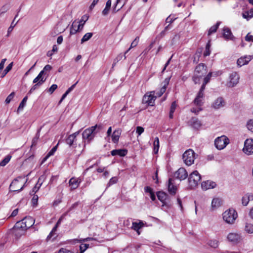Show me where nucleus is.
Returning <instances> with one entry per match:
<instances>
[{
    "label": "nucleus",
    "instance_id": "obj_5",
    "mask_svg": "<svg viewBox=\"0 0 253 253\" xmlns=\"http://www.w3.org/2000/svg\"><path fill=\"white\" fill-rule=\"evenodd\" d=\"M182 157L184 163L187 166H190L194 163L195 153L193 150L190 149L184 153Z\"/></svg>",
    "mask_w": 253,
    "mask_h": 253
},
{
    "label": "nucleus",
    "instance_id": "obj_48",
    "mask_svg": "<svg viewBox=\"0 0 253 253\" xmlns=\"http://www.w3.org/2000/svg\"><path fill=\"white\" fill-rule=\"evenodd\" d=\"M15 95L14 92H11L6 98L5 102L6 104H8L12 100Z\"/></svg>",
    "mask_w": 253,
    "mask_h": 253
},
{
    "label": "nucleus",
    "instance_id": "obj_42",
    "mask_svg": "<svg viewBox=\"0 0 253 253\" xmlns=\"http://www.w3.org/2000/svg\"><path fill=\"white\" fill-rule=\"evenodd\" d=\"M245 230L249 233H253V224L247 223L245 227Z\"/></svg>",
    "mask_w": 253,
    "mask_h": 253
},
{
    "label": "nucleus",
    "instance_id": "obj_58",
    "mask_svg": "<svg viewBox=\"0 0 253 253\" xmlns=\"http://www.w3.org/2000/svg\"><path fill=\"white\" fill-rule=\"evenodd\" d=\"M118 5H119V4H117V2H116V4H115V6H114L113 9L112 10V13H115L122 8V7H121V6L118 8H117V7Z\"/></svg>",
    "mask_w": 253,
    "mask_h": 253
},
{
    "label": "nucleus",
    "instance_id": "obj_51",
    "mask_svg": "<svg viewBox=\"0 0 253 253\" xmlns=\"http://www.w3.org/2000/svg\"><path fill=\"white\" fill-rule=\"evenodd\" d=\"M38 199V196L37 195H34V196L33 197V198L32 199V203L34 206H36L37 205Z\"/></svg>",
    "mask_w": 253,
    "mask_h": 253
},
{
    "label": "nucleus",
    "instance_id": "obj_31",
    "mask_svg": "<svg viewBox=\"0 0 253 253\" xmlns=\"http://www.w3.org/2000/svg\"><path fill=\"white\" fill-rule=\"evenodd\" d=\"M43 81V83L45 81L46 78H44L43 76V71H41L38 76L33 80L34 83H37L38 82H41Z\"/></svg>",
    "mask_w": 253,
    "mask_h": 253
},
{
    "label": "nucleus",
    "instance_id": "obj_8",
    "mask_svg": "<svg viewBox=\"0 0 253 253\" xmlns=\"http://www.w3.org/2000/svg\"><path fill=\"white\" fill-rule=\"evenodd\" d=\"M22 178V177H18L17 178L14 179L12 182L11 183L10 186H9V189L11 191L13 192H20L24 188L25 184L26 182L19 188V180L21 179Z\"/></svg>",
    "mask_w": 253,
    "mask_h": 253
},
{
    "label": "nucleus",
    "instance_id": "obj_33",
    "mask_svg": "<svg viewBox=\"0 0 253 253\" xmlns=\"http://www.w3.org/2000/svg\"><path fill=\"white\" fill-rule=\"evenodd\" d=\"M159 139L158 137L155 138L153 143L154 152L155 154H157L159 149Z\"/></svg>",
    "mask_w": 253,
    "mask_h": 253
},
{
    "label": "nucleus",
    "instance_id": "obj_44",
    "mask_svg": "<svg viewBox=\"0 0 253 253\" xmlns=\"http://www.w3.org/2000/svg\"><path fill=\"white\" fill-rule=\"evenodd\" d=\"M41 180V177H40L39 179V180H38V182L36 184V185L35 186V187L33 188V189L32 190V193H36L40 189L41 186L42 184V182L41 183H39V184L38 183H39V182Z\"/></svg>",
    "mask_w": 253,
    "mask_h": 253
},
{
    "label": "nucleus",
    "instance_id": "obj_38",
    "mask_svg": "<svg viewBox=\"0 0 253 253\" xmlns=\"http://www.w3.org/2000/svg\"><path fill=\"white\" fill-rule=\"evenodd\" d=\"M220 24V22H218L216 23V24L215 25L211 27L209 30L208 35H210L211 34L215 33L216 31L217 28H218V26H219Z\"/></svg>",
    "mask_w": 253,
    "mask_h": 253
},
{
    "label": "nucleus",
    "instance_id": "obj_27",
    "mask_svg": "<svg viewBox=\"0 0 253 253\" xmlns=\"http://www.w3.org/2000/svg\"><path fill=\"white\" fill-rule=\"evenodd\" d=\"M25 231V230L20 228H16L15 225L14 226L12 229L13 233L14 234L16 238H20L22 235L24 234Z\"/></svg>",
    "mask_w": 253,
    "mask_h": 253
},
{
    "label": "nucleus",
    "instance_id": "obj_17",
    "mask_svg": "<svg viewBox=\"0 0 253 253\" xmlns=\"http://www.w3.org/2000/svg\"><path fill=\"white\" fill-rule=\"evenodd\" d=\"M216 186V184L215 182L210 180L204 181L201 183L202 188L204 190L214 188Z\"/></svg>",
    "mask_w": 253,
    "mask_h": 253
},
{
    "label": "nucleus",
    "instance_id": "obj_9",
    "mask_svg": "<svg viewBox=\"0 0 253 253\" xmlns=\"http://www.w3.org/2000/svg\"><path fill=\"white\" fill-rule=\"evenodd\" d=\"M205 89V87L204 85H202L199 92L197 93V95L193 101V103L194 104L201 106L203 104V98L204 97V90Z\"/></svg>",
    "mask_w": 253,
    "mask_h": 253
},
{
    "label": "nucleus",
    "instance_id": "obj_64",
    "mask_svg": "<svg viewBox=\"0 0 253 253\" xmlns=\"http://www.w3.org/2000/svg\"><path fill=\"white\" fill-rule=\"evenodd\" d=\"M211 53L210 49L206 48L205 51L204 52V56H209Z\"/></svg>",
    "mask_w": 253,
    "mask_h": 253
},
{
    "label": "nucleus",
    "instance_id": "obj_14",
    "mask_svg": "<svg viewBox=\"0 0 253 253\" xmlns=\"http://www.w3.org/2000/svg\"><path fill=\"white\" fill-rule=\"evenodd\" d=\"M174 176L180 180H184L188 176V173L184 168L179 169L174 173Z\"/></svg>",
    "mask_w": 253,
    "mask_h": 253
},
{
    "label": "nucleus",
    "instance_id": "obj_37",
    "mask_svg": "<svg viewBox=\"0 0 253 253\" xmlns=\"http://www.w3.org/2000/svg\"><path fill=\"white\" fill-rule=\"evenodd\" d=\"M15 225L16 228H20L25 231L27 230V229H25V228H24L25 223L23 221V218L21 220L17 221Z\"/></svg>",
    "mask_w": 253,
    "mask_h": 253
},
{
    "label": "nucleus",
    "instance_id": "obj_13",
    "mask_svg": "<svg viewBox=\"0 0 253 253\" xmlns=\"http://www.w3.org/2000/svg\"><path fill=\"white\" fill-rule=\"evenodd\" d=\"M156 96H154L153 92H151L150 94H145L143 98V101L145 103L150 106H153Z\"/></svg>",
    "mask_w": 253,
    "mask_h": 253
},
{
    "label": "nucleus",
    "instance_id": "obj_7",
    "mask_svg": "<svg viewBox=\"0 0 253 253\" xmlns=\"http://www.w3.org/2000/svg\"><path fill=\"white\" fill-rule=\"evenodd\" d=\"M157 196L158 199L163 203V207L165 206L168 207H170V202L168 199V195L166 193L163 191H159L157 193Z\"/></svg>",
    "mask_w": 253,
    "mask_h": 253
},
{
    "label": "nucleus",
    "instance_id": "obj_15",
    "mask_svg": "<svg viewBox=\"0 0 253 253\" xmlns=\"http://www.w3.org/2000/svg\"><path fill=\"white\" fill-rule=\"evenodd\" d=\"M228 240L233 243H238L241 240L240 234L237 233H230L227 236Z\"/></svg>",
    "mask_w": 253,
    "mask_h": 253
},
{
    "label": "nucleus",
    "instance_id": "obj_32",
    "mask_svg": "<svg viewBox=\"0 0 253 253\" xmlns=\"http://www.w3.org/2000/svg\"><path fill=\"white\" fill-rule=\"evenodd\" d=\"M58 146V144H57L55 146L53 147L52 149L48 153L46 156L43 159L42 161V163H43L45 161L47 160V159L51 156L53 155L54 153L57 150V148Z\"/></svg>",
    "mask_w": 253,
    "mask_h": 253
},
{
    "label": "nucleus",
    "instance_id": "obj_52",
    "mask_svg": "<svg viewBox=\"0 0 253 253\" xmlns=\"http://www.w3.org/2000/svg\"><path fill=\"white\" fill-rule=\"evenodd\" d=\"M57 88V85L55 84H52L48 89L47 91L52 94Z\"/></svg>",
    "mask_w": 253,
    "mask_h": 253
},
{
    "label": "nucleus",
    "instance_id": "obj_59",
    "mask_svg": "<svg viewBox=\"0 0 253 253\" xmlns=\"http://www.w3.org/2000/svg\"><path fill=\"white\" fill-rule=\"evenodd\" d=\"M110 8L107 7L105 6V8L103 10L102 12V15L104 16H106L108 14L109 12L110 11Z\"/></svg>",
    "mask_w": 253,
    "mask_h": 253
},
{
    "label": "nucleus",
    "instance_id": "obj_54",
    "mask_svg": "<svg viewBox=\"0 0 253 253\" xmlns=\"http://www.w3.org/2000/svg\"><path fill=\"white\" fill-rule=\"evenodd\" d=\"M52 69V67L50 65H46L43 68V69L42 71H43V75L45 72H49Z\"/></svg>",
    "mask_w": 253,
    "mask_h": 253
},
{
    "label": "nucleus",
    "instance_id": "obj_2",
    "mask_svg": "<svg viewBox=\"0 0 253 253\" xmlns=\"http://www.w3.org/2000/svg\"><path fill=\"white\" fill-rule=\"evenodd\" d=\"M206 74V67L203 64H200L196 66L194 75L193 77V80L195 84L199 83L200 79Z\"/></svg>",
    "mask_w": 253,
    "mask_h": 253
},
{
    "label": "nucleus",
    "instance_id": "obj_20",
    "mask_svg": "<svg viewBox=\"0 0 253 253\" xmlns=\"http://www.w3.org/2000/svg\"><path fill=\"white\" fill-rule=\"evenodd\" d=\"M173 179L171 178L169 179L168 184V191L169 193L172 195L175 194L177 190V188L174 184Z\"/></svg>",
    "mask_w": 253,
    "mask_h": 253
},
{
    "label": "nucleus",
    "instance_id": "obj_30",
    "mask_svg": "<svg viewBox=\"0 0 253 253\" xmlns=\"http://www.w3.org/2000/svg\"><path fill=\"white\" fill-rule=\"evenodd\" d=\"M21 10V8H20L18 10V11L17 12V14L16 15V16H15L13 21L12 22L11 24V25L8 28V30H7V34L6 35L7 37H8L9 36V34L10 33L12 32V31L13 30V28L15 27V26L16 25V24H17V23L18 22L17 21L16 22V23H14V21L15 20V19L16 18V17L18 16V12L20 11Z\"/></svg>",
    "mask_w": 253,
    "mask_h": 253
},
{
    "label": "nucleus",
    "instance_id": "obj_55",
    "mask_svg": "<svg viewBox=\"0 0 253 253\" xmlns=\"http://www.w3.org/2000/svg\"><path fill=\"white\" fill-rule=\"evenodd\" d=\"M176 107V102L174 101L172 103L170 108V112L171 113H174Z\"/></svg>",
    "mask_w": 253,
    "mask_h": 253
},
{
    "label": "nucleus",
    "instance_id": "obj_40",
    "mask_svg": "<svg viewBox=\"0 0 253 253\" xmlns=\"http://www.w3.org/2000/svg\"><path fill=\"white\" fill-rule=\"evenodd\" d=\"M13 62H11L6 67L2 74L1 78H3L11 70Z\"/></svg>",
    "mask_w": 253,
    "mask_h": 253
},
{
    "label": "nucleus",
    "instance_id": "obj_1",
    "mask_svg": "<svg viewBox=\"0 0 253 253\" xmlns=\"http://www.w3.org/2000/svg\"><path fill=\"white\" fill-rule=\"evenodd\" d=\"M103 128L102 125H96L85 129L82 133L83 139L85 143H89L93 139L95 134Z\"/></svg>",
    "mask_w": 253,
    "mask_h": 253
},
{
    "label": "nucleus",
    "instance_id": "obj_47",
    "mask_svg": "<svg viewBox=\"0 0 253 253\" xmlns=\"http://www.w3.org/2000/svg\"><path fill=\"white\" fill-rule=\"evenodd\" d=\"M79 202H77L76 203H75L74 204H73L70 207V208L69 209V210H68V211H67L65 213H64V215H67L68 212L74 210L75 209L77 208V207L79 206Z\"/></svg>",
    "mask_w": 253,
    "mask_h": 253
},
{
    "label": "nucleus",
    "instance_id": "obj_49",
    "mask_svg": "<svg viewBox=\"0 0 253 253\" xmlns=\"http://www.w3.org/2000/svg\"><path fill=\"white\" fill-rule=\"evenodd\" d=\"M247 126L248 129L253 132V120H250L248 122Z\"/></svg>",
    "mask_w": 253,
    "mask_h": 253
},
{
    "label": "nucleus",
    "instance_id": "obj_43",
    "mask_svg": "<svg viewBox=\"0 0 253 253\" xmlns=\"http://www.w3.org/2000/svg\"><path fill=\"white\" fill-rule=\"evenodd\" d=\"M88 16L87 15H83L81 20L78 22L79 24H82L83 27H84V24L85 23L86 21L88 20Z\"/></svg>",
    "mask_w": 253,
    "mask_h": 253
},
{
    "label": "nucleus",
    "instance_id": "obj_11",
    "mask_svg": "<svg viewBox=\"0 0 253 253\" xmlns=\"http://www.w3.org/2000/svg\"><path fill=\"white\" fill-rule=\"evenodd\" d=\"M84 28L82 24H79L78 22L74 21L70 27V34L74 35L78 32H81Z\"/></svg>",
    "mask_w": 253,
    "mask_h": 253
},
{
    "label": "nucleus",
    "instance_id": "obj_23",
    "mask_svg": "<svg viewBox=\"0 0 253 253\" xmlns=\"http://www.w3.org/2000/svg\"><path fill=\"white\" fill-rule=\"evenodd\" d=\"M252 200H253V194L252 193H247L242 197V203L243 206H246L249 201Z\"/></svg>",
    "mask_w": 253,
    "mask_h": 253
},
{
    "label": "nucleus",
    "instance_id": "obj_12",
    "mask_svg": "<svg viewBox=\"0 0 253 253\" xmlns=\"http://www.w3.org/2000/svg\"><path fill=\"white\" fill-rule=\"evenodd\" d=\"M239 77L236 72L232 73L229 76V82L228 85L229 87L236 85L239 82Z\"/></svg>",
    "mask_w": 253,
    "mask_h": 253
},
{
    "label": "nucleus",
    "instance_id": "obj_63",
    "mask_svg": "<svg viewBox=\"0 0 253 253\" xmlns=\"http://www.w3.org/2000/svg\"><path fill=\"white\" fill-rule=\"evenodd\" d=\"M144 191L145 192L149 193V194H150L153 192L152 190V189L150 186L145 187Z\"/></svg>",
    "mask_w": 253,
    "mask_h": 253
},
{
    "label": "nucleus",
    "instance_id": "obj_10",
    "mask_svg": "<svg viewBox=\"0 0 253 253\" xmlns=\"http://www.w3.org/2000/svg\"><path fill=\"white\" fill-rule=\"evenodd\" d=\"M243 150L245 154L248 155L253 153V139H248L245 141Z\"/></svg>",
    "mask_w": 253,
    "mask_h": 253
},
{
    "label": "nucleus",
    "instance_id": "obj_45",
    "mask_svg": "<svg viewBox=\"0 0 253 253\" xmlns=\"http://www.w3.org/2000/svg\"><path fill=\"white\" fill-rule=\"evenodd\" d=\"M208 244L211 247L216 248L218 247V241L216 240H210L208 242Z\"/></svg>",
    "mask_w": 253,
    "mask_h": 253
},
{
    "label": "nucleus",
    "instance_id": "obj_18",
    "mask_svg": "<svg viewBox=\"0 0 253 253\" xmlns=\"http://www.w3.org/2000/svg\"><path fill=\"white\" fill-rule=\"evenodd\" d=\"M189 123L193 128L196 129H199L202 126L201 122L196 117L192 118Z\"/></svg>",
    "mask_w": 253,
    "mask_h": 253
},
{
    "label": "nucleus",
    "instance_id": "obj_57",
    "mask_svg": "<svg viewBox=\"0 0 253 253\" xmlns=\"http://www.w3.org/2000/svg\"><path fill=\"white\" fill-rule=\"evenodd\" d=\"M245 40L247 42H253V36L248 33L245 37Z\"/></svg>",
    "mask_w": 253,
    "mask_h": 253
},
{
    "label": "nucleus",
    "instance_id": "obj_41",
    "mask_svg": "<svg viewBox=\"0 0 253 253\" xmlns=\"http://www.w3.org/2000/svg\"><path fill=\"white\" fill-rule=\"evenodd\" d=\"M41 81H42L41 82H38L37 83H36V84H35L34 85H33L32 86V87L30 89L29 91L28 92V94H30L32 93L33 91H34L35 90L37 89V88L39 86L43 84V81L42 80Z\"/></svg>",
    "mask_w": 253,
    "mask_h": 253
},
{
    "label": "nucleus",
    "instance_id": "obj_53",
    "mask_svg": "<svg viewBox=\"0 0 253 253\" xmlns=\"http://www.w3.org/2000/svg\"><path fill=\"white\" fill-rule=\"evenodd\" d=\"M144 128L142 126H137L136 127V133L138 134V135H140L144 132Z\"/></svg>",
    "mask_w": 253,
    "mask_h": 253
},
{
    "label": "nucleus",
    "instance_id": "obj_3",
    "mask_svg": "<svg viewBox=\"0 0 253 253\" xmlns=\"http://www.w3.org/2000/svg\"><path fill=\"white\" fill-rule=\"evenodd\" d=\"M237 217V213L233 209H229L223 213V218L227 223L232 224Z\"/></svg>",
    "mask_w": 253,
    "mask_h": 253
},
{
    "label": "nucleus",
    "instance_id": "obj_29",
    "mask_svg": "<svg viewBox=\"0 0 253 253\" xmlns=\"http://www.w3.org/2000/svg\"><path fill=\"white\" fill-rule=\"evenodd\" d=\"M222 200L221 199L216 198L213 199L211 202V206L213 208H216L220 206L221 204Z\"/></svg>",
    "mask_w": 253,
    "mask_h": 253
},
{
    "label": "nucleus",
    "instance_id": "obj_61",
    "mask_svg": "<svg viewBox=\"0 0 253 253\" xmlns=\"http://www.w3.org/2000/svg\"><path fill=\"white\" fill-rule=\"evenodd\" d=\"M98 1L99 0H93L92 3L89 6V9L92 10L94 8L95 5L98 3Z\"/></svg>",
    "mask_w": 253,
    "mask_h": 253
},
{
    "label": "nucleus",
    "instance_id": "obj_16",
    "mask_svg": "<svg viewBox=\"0 0 253 253\" xmlns=\"http://www.w3.org/2000/svg\"><path fill=\"white\" fill-rule=\"evenodd\" d=\"M252 59H253L252 56H245L239 58L237 61V64L239 66L241 67L247 64Z\"/></svg>",
    "mask_w": 253,
    "mask_h": 253
},
{
    "label": "nucleus",
    "instance_id": "obj_24",
    "mask_svg": "<svg viewBox=\"0 0 253 253\" xmlns=\"http://www.w3.org/2000/svg\"><path fill=\"white\" fill-rule=\"evenodd\" d=\"M127 151L126 149H115L111 152L112 156L118 155L121 157H124L127 154Z\"/></svg>",
    "mask_w": 253,
    "mask_h": 253
},
{
    "label": "nucleus",
    "instance_id": "obj_34",
    "mask_svg": "<svg viewBox=\"0 0 253 253\" xmlns=\"http://www.w3.org/2000/svg\"><path fill=\"white\" fill-rule=\"evenodd\" d=\"M27 99H28V97L27 96L24 97V98L22 99V101L20 102V103L18 107L17 111V113H19L20 111L23 110V109L24 108V107H25V106L26 104Z\"/></svg>",
    "mask_w": 253,
    "mask_h": 253
},
{
    "label": "nucleus",
    "instance_id": "obj_25",
    "mask_svg": "<svg viewBox=\"0 0 253 253\" xmlns=\"http://www.w3.org/2000/svg\"><path fill=\"white\" fill-rule=\"evenodd\" d=\"M144 226V223L142 221H139V223L133 222L132 224L131 228L137 232V233L139 235L140 234L139 230L142 228Z\"/></svg>",
    "mask_w": 253,
    "mask_h": 253
},
{
    "label": "nucleus",
    "instance_id": "obj_4",
    "mask_svg": "<svg viewBox=\"0 0 253 253\" xmlns=\"http://www.w3.org/2000/svg\"><path fill=\"white\" fill-rule=\"evenodd\" d=\"M201 177L197 170H194L189 175L188 182L191 188H193L198 184Z\"/></svg>",
    "mask_w": 253,
    "mask_h": 253
},
{
    "label": "nucleus",
    "instance_id": "obj_21",
    "mask_svg": "<svg viewBox=\"0 0 253 253\" xmlns=\"http://www.w3.org/2000/svg\"><path fill=\"white\" fill-rule=\"evenodd\" d=\"M81 181V180L79 178L72 177L70 179L69 184L71 186V189H75L78 187Z\"/></svg>",
    "mask_w": 253,
    "mask_h": 253
},
{
    "label": "nucleus",
    "instance_id": "obj_62",
    "mask_svg": "<svg viewBox=\"0 0 253 253\" xmlns=\"http://www.w3.org/2000/svg\"><path fill=\"white\" fill-rule=\"evenodd\" d=\"M210 80V78H209V77L206 76L204 78V83H203L202 85H204V86L205 87L207 84H208Z\"/></svg>",
    "mask_w": 253,
    "mask_h": 253
},
{
    "label": "nucleus",
    "instance_id": "obj_26",
    "mask_svg": "<svg viewBox=\"0 0 253 253\" xmlns=\"http://www.w3.org/2000/svg\"><path fill=\"white\" fill-rule=\"evenodd\" d=\"M223 37L227 40H233L234 38L230 29L226 27L223 29Z\"/></svg>",
    "mask_w": 253,
    "mask_h": 253
},
{
    "label": "nucleus",
    "instance_id": "obj_36",
    "mask_svg": "<svg viewBox=\"0 0 253 253\" xmlns=\"http://www.w3.org/2000/svg\"><path fill=\"white\" fill-rule=\"evenodd\" d=\"M75 136L70 135L66 139V143L69 145L70 147L73 146L75 141Z\"/></svg>",
    "mask_w": 253,
    "mask_h": 253
},
{
    "label": "nucleus",
    "instance_id": "obj_35",
    "mask_svg": "<svg viewBox=\"0 0 253 253\" xmlns=\"http://www.w3.org/2000/svg\"><path fill=\"white\" fill-rule=\"evenodd\" d=\"M11 158V156L10 155H7L0 162V166L1 167H4L6 166L10 161Z\"/></svg>",
    "mask_w": 253,
    "mask_h": 253
},
{
    "label": "nucleus",
    "instance_id": "obj_22",
    "mask_svg": "<svg viewBox=\"0 0 253 253\" xmlns=\"http://www.w3.org/2000/svg\"><path fill=\"white\" fill-rule=\"evenodd\" d=\"M224 106V101L222 97L217 98L213 103L212 106L216 109Z\"/></svg>",
    "mask_w": 253,
    "mask_h": 253
},
{
    "label": "nucleus",
    "instance_id": "obj_39",
    "mask_svg": "<svg viewBox=\"0 0 253 253\" xmlns=\"http://www.w3.org/2000/svg\"><path fill=\"white\" fill-rule=\"evenodd\" d=\"M92 35L93 34L92 33H86L81 39V43H83L88 41L92 37Z\"/></svg>",
    "mask_w": 253,
    "mask_h": 253
},
{
    "label": "nucleus",
    "instance_id": "obj_28",
    "mask_svg": "<svg viewBox=\"0 0 253 253\" xmlns=\"http://www.w3.org/2000/svg\"><path fill=\"white\" fill-rule=\"evenodd\" d=\"M120 134L121 130L120 129L114 131L112 136V141L114 143H117L118 141Z\"/></svg>",
    "mask_w": 253,
    "mask_h": 253
},
{
    "label": "nucleus",
    "instance_id": "obj_6",
    "mask_svg": "<svg viewBox=\"0 0 253 253\" xmlns=\"http://www.w3.org/2000/svg\"><path fill=\"white\" fill-rule=\"evenodd\" d=\"M229 143V139L225 135L218 137L214 141L215 146L218 150L224 149Z\"/></svg>",
    "mask_w": 253,
    "mask_h": 253
},
{
    "label": "nucleus",
    "instance_id": "obj_46",
    "mask_svg": "<svg viewBox=\"0 0 253 253\" xmlns=\"http://www.w3.org/2000/svg\"><path fill=\"white\" fill-rule=\"evenodd\" d=\"M139 40V37H136V38L134 40V41L131 42L130 46L128 48V50H130L131 48L136 46L138 43Z\"/></svg>",
    "mask_w": 253,
    "mask_h": 253
},
{
    "label": "nucleus",
    "instance_id": "obj_50",
    "mask_svg": "<svg viewBox=\"0 0 253 253\" xmlns=\"http://www.w3.org/2000/svg\"><path fill=\"white\" fill-rule=\"evenodd\" d=\"M9 9L8 6L4 5L2 6L0 9V15H2L5 13Z\"/></svg>",
    "mask_w": 253,
    "mask_h": 253
},
{
    "label": "nucleus",
    "instance_id": "obj_19",
    "mask_svg": "<svg viewBox=\"0 0 253 253\" xmlns=\"http://www.w3.org/2000/svg\"><path fill=\"white\" fill-rule=\"evenodd\" d=\"M23 221L25 223L24 228H25V229H27V230L32 227L35 223V219L31 216H27L24 217L23 218Z\"/></svg>",
    "mask_w": 253,
    "mask_h": 253
},
{
    "label": "nucleus",
    "instance_id": "obj_60",
    "mask_svg": "<svg viewBox=\"0 0 253 253\" xmlns=\"http://www.w3.org/2000/svg\"><path fill=\"white\" fill-rule=\"evenodd\" d=\"M117 181H118V178L116 177H112L110 179L109 184L110 185L115 184V183H117Z\"/></svg>",
    "mask_w": 253,
    "mask_h": 253
},
{
    "label": "nucleus",
    "instance_id": "obj_56",
    "mask_svg": "<svg viewBox=\"0 0 253 253\" xmlns=\"http://www.w3.org/2000/svg\"><path fill=\"white\" fill-rule=\"evenodd\" d=\"M166 87L165 86L161 88L160 90L157 93L158 96L160 97L165 92Z\"/></svg>",
    "mask_w": 253,
    "mask_h": 253
}]
</instances>
